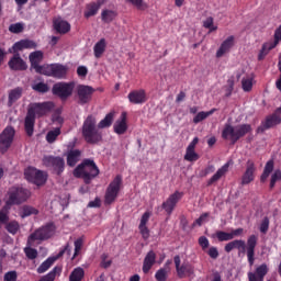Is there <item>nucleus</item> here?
Wrapping results in <instances>:
<instances>
[{"mask_svg":"<svg viewBox=\"0 0 281 281\" xmlns=\"http://www.w3.org/2000/svg\"><path fill=\"white\" fill-rule=\"evenodd\" d=\"M115 112H110L98 124V120L92 114L88 115L82 125V137L87 144H100L102 132L99 128H109L113 124Z\"/></svg>","mask_w":281,"mask_h":281,"instance_id":"nucleus-1","label":"nucleus"},{"mask_svg":"<svg viewBox=\"0 0 281 281\" xmlns=\"http://www.w3.org/2000/svg\"><path fill=\"white\" fill-rule=\"evenodd\" d=\"M54 102L44 101V102H33L27 106L26 116L24 119V131L29 137L34 135V125L36 124V117H45L48 113L54 111Z\"/></svg>","mask_w":281,"mask_h":281,"instance_id":"nucleus-2","label":"nucleus"},{"mask_svg":"<svg viewBox=\"0 0 281 281\" xmlns=\"http://www.w3.org/2000/svg\"><path fill=\"white\" fill-rule=\"evenodd\" d=\"M54 234H56V226L54 223H48L32 233L29 236L26 247L24 248L26 258H29V260H36V258H38V250L32 248L34 247V243H36V240L40 243H43V240H49Z\"/></svg>","mask_w":281,"mask_h":281,"instance_id":"nucleus-3","label":"nucleus"},{"mask_svg":"<svg viewBox=\"0 0 281 281\" xmlns=\"http://www.w3.org/2000/svg\"><path fill=\"white\" fill-rule=\"evenodd\" d=\"M258 245V237L256 235H250L247 239V243L243 239H235L225 245L224 251L226 254H232L234 249H238L239 254H247L248 265L254 267L256 262V247Z\"/></svg>","mask_w":281,"mask_h":281,"instance_id":"nucleus-4","label":"nucleus"},{"mask_svg":"<svg viewBox=\"0 0 281 281\" xmlns=\"http://www.w3.org/2000/svg\"><path fill=\"white\" fill-rule=\"evenodd\" d=\"M76 179H82L86 186H90L91 181L100 175V168L95 161L91 158H85L81 164H79L74 172Z\"/></svg>","mask_w":281,"mask_h":281,"instance_id":"nucleus-5","label":"nucleus"},{"mask_svg":"<svg viewBox=\"0 0 281 281\" xmlns=\"http://www.w3.org/2000/svg\"><path fill=\"white\" fill-rule=\"evenodd\" d=\"M251 131L252 128L250 124H239V125L233 126L232 124L226 123L222 131V139H226L232 144H236V142H238L239 139H243V137L251 133Z\"/></svg>","mask_w":281,"mask_h":281,"instance_id":"nucleus-6","label":"nucleus"},{"mask_svg":"<svg viewBox=\"0 0 281 281\" xmlns=\"http://www.w3.org/2000/svg\"><path fill=\"white\" fill-rule=\"evenodd\" d=\"M8 200L5 205L12 207V205H21L30 199V191L23 187H11L8 191Z\"/></svg>","mask_w":281,"mask_h":281,"instance_id":"nucleus-7","label":"nucleus"},{"mask_svg":"<svg viewBox=\"0 0 281 281\" xmlns=\"http://www.w3.org/2000/svg\"><path fill=\"white\" fill-rule=\"evenodd\" d=\"M74 89H76V83L74 81H59L53 86L52 93L60 100H67L74 95Z\"/></svg>","mask_w":281,"mask_h":281,"instance_id":"nucleus-8","label":"nucleus"},{"mask_svg":"<svg viewBox=\"0 0 281 281\" xmlns=\"http://www.w3.org/2000/svg\"><path fill=\"white\" fill-rule=\"evenodd\" d=\"M43 165L53 171V175L60 177L65 172V158L60 156H44Z\"/></svg>","mask_w":281,"mask_h":281,"instance_id":"nucleus-9","label":"nucleus"},{"mask_svg":"<svg viewBox=\"0 0 281 281\" xmlns=\"http://www.w3.org/2000/svg\"><path fill=\"white\" fill-rule=\"evenodd\" d=\"M121 188H122V176L117 175L106 188L105 195H104L105 205H111L112 203H115V200L120 194Z\"/></svg>","mask_w":281,"mask_h":281,"instance_id":"nucleus-10","label":"nucleus"},{"mask_svg":"<svg viewBox=\"0 0 281 281\" xmlns=\"http://www.w3.org/2000/svg\"><path fill=\"white\" fill-rule=\"evenodd\" d=\"M42 76H48L49 78H57L58 80L67 76V66L61 64L43 65Z\"/></svg>","mask_w":281,"mask_h":281,"instance_id":"nucleus-11","label":"nucleus"},{"mask_svg":"<svg viewBox=\"0 0 281 281\" xmlns=\"http://www.w3.org/2000/svg\"><path fill=\"white\" fill-rule=\"evenodd\" d=\"M281 41V25L274 31V40H270L269 42H265L261 46V49L258 54V60H265L267 56H269V52L271 49H276Z\"/></svg>","mask_w":281,"mask_h":281,"instance_id":"nucleus-12","label":"nucleus"},{"mask_svg":"<svg viewBox=\"0 0 281 281\" xmlns=\"http://www.w3.org/2000/svg\"><path fill=\"white\" fill-rule=\"evenodd\" d=\"M24 177L26 181L34 183V186H45L47 182V175L34 167L26 168L24 171Z\"/></svg>","mask_w":281,"mask_h":281,"instance_id":"nucleus-13","label":"nucleus"},{"mask_svg":"<svg viewBox=\"0 0 281 281\" xmlns=\"http://www.w3.org/2000/svg\"><path fill=\"white\" fill-rule=\"evenodd\" d=\"M16 131L12 126H7L0 134V153L5 155L7 150H10L12 143L14 142V136Z\"/></svg>","mask_w":281,"mask_h":281,"instance_id":"nucleus-14","label":"nucleus"},{"mask_svg":"<svg viewBox=\"0 0 281 281\" xmlns=\"http://www.w3.org/2000/svg\"><path fill=\"white\" fill-rule=\"evenodd\" d=\"M173 262L176 267V273L178 278H180V280L183 278H190L191 276H194V266H192L188 261H184L181 265V257L179 255H176L173 257Z\"/></svg>","mask_w":281,"mask_h":281,"instance_id":"nucleus-15","label":"nucleus"},{"mask_svg":"<svg viewBox=\"0 0 281 281\" xmlns=\"http://www.w3.org/2000/svg\"><path fill=\"white\" fill-rule=\"evenodd\" d=\"M65 254L71 256V248L69 247V244H66V246L55 257H48L45 261H43L37 268V273H45L52 268L54 262H56V260H58L59 258H63Z\"/></svg>","mask_w":281,"mask_h":281,"instance_id":"nucleus-16","label":"nucleus"},{"mask_svg":"<svg viewBox=\"0 0 281 281\" xmlns=\"http://www.w3.org/2000/svg\"><path fill=\"white\" fill-rule=\"evenodd\" d=\"M94 91L95 90L91 86L79 85L77 87L78 104H89L91 98H93Z\"/></svg>","mask_w":281,"mask_h":281,"instance_id":"nucleus-17","label":"nucleus"},{"mask_svg":"<svg viewBox=\"0 0 281 281\" xmlns=\"http://www.w3.org/2000/svg\"><path fill=\"white\" fill-rule=\"evenodd\" d=\"M180 199H183V192L175 191L173 194L169 195V198L162 202L161 207L168 216L172 215V212H175V207H177V203H179Z\"/></svg>","mask_w":281,"mask_h":281,"instance_id":"nucleus-18","label":"nucleus"},{"mask_svg":"<svg viewBox=\"0 0 281 281\" xmlns=\"http://www.w3.org/2000/svg\"><path fill=\"white\" fill-rule=\"evenodd\" d=\"M278 124H281V116L278 112H274L261 122V126H258L256 132L258 134L265 133V131H269V128H273V126H278Z\"/></svg>","mask_w":281,"mask_h":281,"instance_id":"nucleus-19","label":"nucleus"},{"mask_svg":"<svg viewBox=\"0 0 281 281\" xmlns=\"http://www.w3.org/2000/svg\"><path fill=\"white\" fill-rule=\"evenodd\" d=\"M127 99L130 100L131 104H146V102H148V95L144 89L131 91Z\"/></svg>","mask_w":281,"mask_h":281,"instance_id":"nucleus-20","label":"nucleus"},{"mask_svg":"<svg viewBox=\"0 0 281 281\" xmlns=\"http://www.w3.org/2000/svg\"><path fill=\"white\" fill-rule=\"evenodd\" d=\"M256 179V165L254 161L248 160L246 164V170L241 176V186H249L251 181Z\"/></svg>","mask_w":281,"mask_h":281,"instance_id":"nucleus-21","label":"nucleus"},{"mask_svg":"<svg viewBox=\"0 0 281 281\" xmlns=\"http://www.w3.org/2000/svg\"><path fill=\"white\" fill-rule=\"evenodd\" d=\"M38 45L32 40H22L13 44L12 48H9V54H16V52H22V49H36Z\"/></svg>","mask_w":281,"mask_h":281,"instance_id":"nucleus-22","label":"nucleus"},{"mask_svg":"<svg viewBox=\"0 0 281 281\" xmlns=\"http://www.w3.org/2000/svg\"><path fill=\"white\" fill-rule=\"evenodd\" d=\"M8 65L10 69H12V71H25V69H27V64L25 63V60H23V58H21L19 52L14 53Z\"/></svg>","mask_w":281,"mask_h":281,"instance_id":"nucleus-23","label":"nucleus"},{"mask_svg":"<svg viewBox=\"0 0 281 281\" xmlns=\"http://www.w3.org/2000/svg\"><path fill=\"white\" fill-rule=\"evenodd\" d=\"M267 273H269V266L262 263L256 268L255 272H248V281H265Z\"/></svg>","mask_w":281,"mask_h":281,"instance_id":"nucleus-24","label":"nucleus"},{"mask_svg":"<svg viewBox=\"0 0 281 281\" xmlns=\"http://www.w3.org/2000/svg\"><path fill=\"white\" fill-rule=\"evenodd\" d=\"M29 60L31 63V67L35 69L36 74H41L43 71V66H41V61L43 60V52L35 50L31 53Z\"/></svg>","mask_w":281,"mask_h":281,"instance_id":"nucleus-25","label":"nucleus"},{"mask_svg":"<svg viewBox=\"0 0 281 281\" xmlns=\"http://www.w3.org/2000/svg\"><path fill=\"white\" fill-rule=\"evenodd\" d=\"M127 114L122 112L120 119L114 123L113 128L116 135H124L128 131V124L126 123Z\"/></svg>","mask_w":281,"mask_h":281,"instance_id":"nucleus-26","label":"nucleus"},{"mask_svg":"<svg viewBox=\"0 0 281 281\" xmlns=\"http://www.w3.org/2000/svg\"><path fill=\"white\" fill-rule=\"evenodd\" d=\"M156 262L157 254H155L153 250L148 251L143 261V273H150V269L155 267Z\"/></svg>","mask_w":281,"mask_h":281,"instance_id":"nucleus-27","label":"nucleus"},{"mask_svg":"<svg viewBox=\"0 0 281 281\" xmlns=\"http://www.w3.org/2000/svg\"><path fill=\"white\" fill-rule=\"evenodd\" d=\"M234 35L228 36L220 46V48L216 52V58H223L225 54H228V52L234 47Z\"/></svg>","mask_w":281,"mask_h":281,"instance_id":"nucleus-28","label":"nucleus"},{"mask_svg":"<svg viewBox=\"0 0 281 281\" xmlns=\"http://www.w3.org/2000/svg\"><path fill=\"white\" fill-rule=\"evenodd\" d=\"M23 98V87H16L8 91V106H13Z\"/></svg>","mask_w":281,"mask_h":281,"instance_id":"nucleus-29","label":"nucleus"},{"mask_svg":"<svg viewBox=\"0 0 281 281\" xmlns=\"http://www.w3.org/2000/svg\"><path fill=\"white\" fill-rule=\"evenodd\" d=\"M53 27L57 32V34H67L71 31V24L60 18L53 21Z\"/></svg>","mask_w":281,"mask_h":281,"instance_id":"nucleus-30","label":"nucleus"},{"mask_svg":"<svg viewBox=\"0 0 281 281\" xmlns=\"http://www.w3.org/2000/svg\"><path fill=\"white\" fill-rule=\"evenodd\" d=\"M80 157H82V151L80 149H70L67 153V166L74 168V166L80 161Z\"/></svg>","mask_w":281,"mask_h":281,"instance_id":"nucleus-31","label":"nucleus"},{"mask_svg":"<svg viewBox=\"0 0 281 281\" xmlns=\"http://www.w3.org/2000/svg\"><path fill=\"white\" fill-rule=\"evenodd\" d=\"M229 170V162H226L223 167H221L215 173L214 176L211 177V179H209L206 186H213V183H216V181H220L223 177H225V175H227Z\"/></svg>","mask_w":281,"mask_h":281,"instance_id":"nucleus-32","label":"nucleus"},{"mask_svg":"<svg viewBox=\"0 0 281 281\" xmlns=\"http://www.w3.org/2000/svg\"><path fill=\"white\" fill-rule=\"evenodd\" d=\"M94 58H102V54L106 52V40L101 38L100 42H97L93 47Z\"/></svg>","mask_w":281,"mask_h":281,"instance_id":"nucleus-33","label":"nucleus"},{"mask_svg":"<svg viewBox=\"0 0 281 281\" xmlns=\"http://www.w3.org/2000/svg\"><path fill=\"white\" fill-rule=\"evenodd\" d=\"M117 19L116 11L105 9L101 12V20L103 23H113Z\"/></svg>","mask_w":281,"mask_h":281,"instance_id":"nucleus-34","label":"nucleus"},{"mask_svg":"<svg viewBox=\"0 0 281 281\" xmlns=\"http://www.w3.org/2000/svg\"><path fill=\"white\" fill-rule=\"evenodd\" d=\"M99 10H100V4H98L95 2H91V3L87 4L83 16L86 19H91V16H95V14H98Z\"/></svg>","mask_w":281,"mask_h":281,"instance_id":"nucleus-35","label":"nucleus"},{"mask_svg":"<svg viewBox=\"0 0 281 281\" xmlns=\"http://www.w3.org/2000/svg\"><path fill=\"white\" fill-rule=\"evenodd\" d=\"M31 89L35 91L36 93H48L49 92V85L43 82V81H34L31 85Z\"/></svg>","mask_w":281,"mask_h":281,"instance_id":"nucleus-36","label":"nucleus"},{"mask_svg":"<svg viewBox=\"0 0 281 281\" xmlns=\"http://www.w3.org/2000/svg\"><path fill=\"white\" fill-rule=\"evenodd\" d=\"M60 273H63V267L56 266L50 272L42 277L40 281H55L56 276H60Z\"/></svg>","mask_w":281,"mask_h":281,"instance_id":"nucleus-37","label":"nucleus"},{"mask_svg":"<svg viewBox=\"0 0 281 281\" xmlns=\"http://www.w3.org/2000/svg\"><path fill=\"white\" fill-rule=\"evenodd\" d=\"M216 112V109H212L209 112H199L194 117H193V124H199L200 122H203V120H207L210 115H213Z\"/></svg>","mask_w":281,"mask_h":281,"instance_id":"nucleus-38","label":"nucleus"},{"mask_svg":"<svg viewBox=\"0 0 281 281\" xmlns=\"http://www.w3.org/2000/svg\"><path fill=\"white\" fill-rule=\"evenodd\" d=\"M82 278H85V269L78 267L70 273L69 281H82Z\"/></svg>","mask_w":281,"mask_h":281,"instance_id":"nucleus-39","label":"nucleus"},{"mask_svg":"<svg viewBox=\"0 0 281 281\" xmlns=\"http://www.w3.org/2000/svg\"><path fill=\"white\" fill-rule=\"evenodd\" d=\"M36 214H38V210H36L34 206H30V205H24L22 206V211H21V217L22 218H27V216H36Z\"/></svg>","mask_w":281,"mask_h":281,"instance_id":"nucleus-40","label":"nucleus"},{"mask_svg":"<svg viewBox=\"0 0 281 281\" xmlns=\"http://www.w3.org/2000/svg\"><path fill=\"white\" fill-rule=\"evenodd\" d=\"M59 135H60V127L52 130L46 134V142H48V144H54V142H56Z\"/></svg>","mask_w":281,"mask_h":281,"instance_id":"nucleus-41","label":"nucleus"},{"mask_svg":"<svg viewBox=\"0 0 281 281\" xmlns=\"http://www.w3.org/2000/svg\"><path fill=\"white\" fill-rule=\"evenodd\" d=\"M168 273H169L168 269L160 268L155 273V280L156 281H168Z\"/></svg>","mask_w":281,"mask_h":281,"instance_id":"nucleus-42","label":"nucleus"},{"mask_svg":"<svg viewBox=\"0 0 281 281\" xmlns=\"http://www.w3.org/2000/svg\"><path fill=\"white\" fill-rule=\"evenodd\" d=\"M199 159H200L199 154H196V151H194V149L187 147L184 160L186 161H199Z\"/></svg>","mask_w":281,"mask_h":281,"instance_id":"nucleus-43","label":"nucleus"},{"mask_svg":"<svg viewBox=\"0 0 281 281\" xmlns=\"http://www.w3.org/2000/svg\"><path fill=\"white\" fill-rule=\"evenodd\" d=\"M5 229L7 232H9V234H12L14 236V234H16L19 229H21V225H19V222L12 221L7 224Z\"/></svg>","mask_w":281,"mask_h":281,"instance_id":"nucleus-44","label":"nucleus"},{"mask_svg":"<svg viewBox=\"0 0 281 281\" xmlns=\"http://www.w3.org/2000/svg\"><path fill=\"white\" fill-rule=\"evenodd\" d=\"M215 236L220 243H225L227 240H232V235H231V233H227V232L217 231L215 233Z\"/></svg>","mask_w":281,"mask_h":281,"instance_id":"nucleus-45","label":"nucleus"},{"mask_svg":"<svg viewBox=\"0 0 281 281\" xmlns=\"http://www.w3.org/2000/svg\"><path fill=\"white\" fill-rule=\"evenodd\" d=\"M203 27L206 30H210V32H216L218 30V26H214V18L209 16L204 22H203Z\"/></svg>","mask_w":281,"mask_h":281,"instance_id":"nucleus-46","label":"nucleus"},{"mask_svg":"<svg viewBox=\"0 0 281 281\" xmlns=\"http://www.w3.org/2000/svg\"><path fill=\"white\" fill-rule=\"evenodd\" d=\"M278 181H281V170H276L270 179V190H273L276 188V183Z\"/></svg>","mask_w":281,"mask_h":281,"instance_id":"nucleus-47","label":"nucleus"},{"mask_svg":"<svg viewBox=\"0 0 281 281\" xmlns=\"http://www.w3.org/2000/svg\"><path fill=\"white\" fill-rule=\"evenodd\" d=\"M241 88L244 91H251V89H254V80L251 78L243 79Z\"/></svg>","mask_w":281,"mask_h":281,"instance_id":"nucleus-48","label":"nucleus"},{"mask_svg":"<svg viewBox=\"0 0 281 281\" xmlns=\"http://www.w3.org/2000/svg\"><path fill=\"white\" fill-rule=\"evenodd\" d=\"M9 32H11L12 34H21V32H23V24L21 23L11 24L9 26Z\"/></svg>","mask_w":281,"mask_h":281,"instance_id":"nucleus-49","label":"nucleus"},{"mask_svg":"<svg viewBox=\"0 0 281 281\" xmlns=\"http://www.w3.org/2000/svg\"><path fill=\"white\" fill-rule=\"evenodd\" d=\"M234 85H235L234 77H231V78L227 80L226 98H229V95H232V93H233V91H234Z\"/></svg>","mask_w":281,"mask_h":281,"instance_id":"nucleus-50","label":"nucleus"},{"mask_svg":"<svg viewBox=\"0 0 281 281\" xmlns=\"http://www.w3.org/2000/svg\"><path fill=\"white\" fill-rule=\"evenodd\" d=\"M259 229L261 234H267L269 232V217H263Z\"/></svg>","mask_w":281,"mask_h":281,"instance_id":"nucleus-51","label":"nucleus"},{"mask_svg":"<svg viewBox=\"0 0 281 281\" xmlns=\"http://www.w3.org/2000/svg\"><path fill=\"white\" fill-rule=\"evenodd\" d=\"M108 258H109V255H108V254H103V255L101 256V267H102L103 269H109V267H111V265H112V262H113V261H111V260H108Z\"/></svg>","mask_w":281,"mask_h":281,"instance_id":"nucleus-52","label":"nucleus"},{"mask_svg":"<svg viewBox=\"0 0 281 281\" xmlns=\"http://www.w3.org/2000/svg\"><path fill=\"white\" fill-rule=\"evenodd\" d=\"M138 228H139V232L142 234L144 240H148V238H150V231L148 229V227L144 226V225L143 226L139 225Z\"/></svg>","mask_w":281,"mask_h":281,"instance_id":"nucleus-53","label":"nucleus"},{"mask_svg":"<svg viewBox=\"0 0 281 281\" xmlns=\"http://www.w3.org/2000/svg\"><path fill=\"white\" fill-rule=\"evenodd\" d=\"M199 245L203 249V251H205V249H207V247H210V239H207V237H205V236H201L199 238Z\"/></svg>","mask_w":281,"mask_h":281,"instance_id":"nucleus-54","label":"nucleus"},{"mask_svg":"<svg viewBox=\"0 0 281 281\" xmlns=\"http://www.w3.org/2000/svg\"><path fill=\"white\" fill-rule=\"evenodd\" d=\"M207 256H210V258L213 260H216V258H218V248L214 246L210 247L207 250Z\"/></svg>","mask_w":281,"mask_h":281,"instance_id":"nucleus-55","label":"nucleus"},{"mask_svg":"<svg viewBox=\"0 0 281 281\" xmlns=\"http://www.w3.org/2000/svg\"><path fill=\"white\" fill-rule=\"evenodd\" d=\"M216 168L214 165H209L204 170L200 172V177H207V175H212Z\"/></svg>","mask_w":281,"mask_h":281,"instance_id":"nucleus-56","label":"nucleus"},{"mask_svg":"<svg viewBox=\"0 0 281 281\" xmlns=\"http://www.w3.org/2000/svg\"><path fill=\"white\" fill-rule=\"evenodd\" d=\"M80 249H82V239H77L75 240V254L72 256V259L80 254Z\"/></svg>","mask_w":281,"mask_h":281,"instance_id":"nucleus-57","label":"nucleus"},{"mask_svg":"<svg viewBox=\"0 0 281 281\" xmlns=\"http://www.w3.org/2000/svg\"><path fill=\"white\" fill-rule=\"evenodd\" d=\"M148 221H150V212H145V213L142 215L139 225H142V227H144V226L147 225Z\"/></svg>","mask_w":281,"mask_h":281,"instance_id":"nucleus-58","label":"nucleus"},{"mask_svg":"<svg viewBox=\"0 0 281 281\" xmlns=\"http://www.w3.org/2000/svg\"><path fill=\"white\" fill-rule=\"evenodd\" d=\"M16 271H9L4 274V281H16Z\"/></svg>","mask_w":281,"mask_h":281,"instance_id":"nucleus-59","label":"nucleus"},{"mask_svg":"<svg viewBox=\"0 0 281 281\" xmlns=\"http://www.w3.org/2000/svg\"><path fill=\"white\" fill-rule=\"evenodd\" d=\"M102 206V200L100 198H95L93 201H90L88 203V207H101Z\"/></svg>","mask_w":281,"mask_h":281,"instance_id":"nucleus-60","label":"nucleus"},{"mask_svg":"<svg viewBox=\"0 0 281 281\" xmlns=\"http://www.w3.org/2000/svg\"><path fill=\"white\" fill-rule=\"evenodd\" d=\"M77 74H78V76L85 78L87 76V74H89V70L85 66H79L77 68Z\"/></svg>","mask_w":281,"mask_h":281,"instance_id":"nucleus-61","label":"nucleus"},{"mask_svg":"<svg viewBox=\"0 0 281 281\" xmlns=\"http://www.w3.org/2000/svg\"><path fill=\"white\" fill-rule=\"evenodd\" d=\"M207 216H210V213H203L198 220H195V225H199V227H201V225H203V222L207 218Z\"/></svg>","mask_w":281,"mask_h":281,"instance_id":"nucleus-62","label":"nucleus"},{"mask_svg":"<svg viewBox=\"0 0 281 281\" xmlns=\"http://www.w3.org/2000/svg\"><path fill=\"white\" fill-rule=\"evenodd\" d=\"M263 171L268 172L269 175L273 172V160H269L266 164Z\"/></svg>","mask_w":281,"mask_h":281,"instance_id":"nucleus-63","label":"nucleus"},{"mask_svg":"<svg viewBox=\"0 0 281 281\" xmlns=\"http://www.w3.org/2000/svg\"><path fill=\"white\" fill-rule=\"evenodd\" d=\"M243 232H244L243 228L233 229L231 232L232 240H234V238H236L237 236H243Z\"/></svg>","mask_w":281,"mask_h":281,"instance_id":"nucleus-64","label":"nucleus"}]
</instances>
